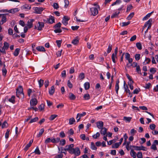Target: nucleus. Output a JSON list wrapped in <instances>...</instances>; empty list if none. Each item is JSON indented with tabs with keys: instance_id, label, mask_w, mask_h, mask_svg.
Here are the masks:
<instances>
[{
	"instance_id": "nucleus-36",
	"label": "nucleus",
	"mask_w": 158,
	"mask_h": 158,
	"mask_svg": "<svg viewBox=\"0 0 158 158\" xmlns=\"http://www.w3.org/2000/svg\"><path fill=\"white\" fill-rule=\"evenodd\" d=\"M130 155L132 157H136V153L134 151L133 149H131L130 151Z\"/></svg>"
},
{
	"instance_id": "nucleus-22",
	"label": "nucleus",
	"mask_w": 158,
	"mask_h": 158,
	"mask_svg": "<svg viewBox=\"0 0 158 158\" xmlns=\"http://www.w3.org/2000/svg\"><path fill=\"white\" fill-rule=\"evenodd\" d=\"M55 92V87L54 85H52L51 88V89H49V93L50 95H53Z\"/></svg>"
},
{
	"instance_id": "nucleus-39",
	"label": "nucleus",
	"mask_w": 158,
	"mask_h": 158,
	"mask_svg": "<svg viewBox=\"0 0 158 158\" xmlns=\"http://www.w3.org/2000/svg\"><path fill=\"white\" fill-rule=\"evenodd\" d=\"M75 121L74 118H71L69 119V125H72L73 124Z\"/></svg>"
},
{
	"instance_id": "nucleus-59",
	"label": "nucleus",
	"mask_w": 158,
	"mask_h": 158,
	"mask_svg": "<svg viewBox=\"0 0 158 158\" xmlns=\"http://www.w3.org/2000/svg\"><path fill=\"white\" fill-rule=\"evenodd\" d=\"M130 23V21H128L127 22H123L122 23V26L124 27L129 25Z\"/></svg>"
},
{
	"instance_id": "nucleus-56",
	"label": "nucleus",
	"mask_w": 158,
	"mask_h": 158,
	"mask_svg": "<svg viewBox=\"0 0 158 158\" xmlns=\"http://www.w3.org/2000/svg\"><path fill=\"white\" fill-rule=\"evenodd\" d=\"M136 71L139 74H141V70L140 69V66L139 65H138L136 67Z\"/></svg>"
},
{
	"instance_id": "nucleus-19",
	"label": "nucleus",
	"mask_w": 158,
	"mask_h": 158,
	"mask_svg": "<svg viewBox=\"0 0 158 158\" xmlns=\"http://www.w3.org/2000/svg\"><path fill=\"white\" fill-rule=\"evenodd\" d=\"M33 139L31 140L30 141L29 143L26 145L25 147L24 148V150H25V151H27L28 149V148L31 145L32 143L33 142Z\"/></svg>"
},
{
	"instance_id": "nucleus-29",
	"label": "nucleus",
	"mask_w": 158,
	"mask_h": 158,
	"mask_svg": "<svg viewBox=\"0 0 158 158\" xmlns=\"http://www.w3.org/2000/svg\"><path fill=\"white\" fill-rule=\"evenodd\" d=\"M121 143H116L112 145V148H118L120 145Z\"/></svg>"
},
{
	"instance_id": "nucleus-34",
	"label": "nucleus",
	"mask_w": 158,
	"mask_h": 158,
	"mask_svg": "<svg viewBox=\"0 0 158 158\" xmlns=\"http://www.w3.org/2000/svg\"><path fill=\"white\" fill-rule=\"evenodd\" d=\"M119 11L115 12V13H114L111 16V18H113L117 17L118 15L119 14Z\"/></svg>"
},
{
	"instance_id": "nucleus-40",
	"label": "nucleus",
	"mask_w": 158,
	"mask_h": 158,
	"mask_svg": "<svg viewBox=\"0 0 158 158\" xmlns=\"http://www.w3.org/2000/svg\"><path fill=\"white\" fill-rule=\"evenodd\" d=\"M59 142H60V144L62 146H64L66 143V141L64 139H62L61 140H60V138Z\"/></svg>"
},
{
	"instance_id": "nucleus-4",
	"label": "nucleus",
	"mask_w": 158,
	"mask_h": 158,
	"mask_svg": "<svg viewBox=\"0 0 158 158\" xmlns=\"http://www.w3.org/2000/svg\"><path fill=\"white\" fill-rule=\"evenodd\" d=\"M44 26V24L43 22H38L36 23V24L34 28L40 31L42 30Z\"/></svg>"
},
{
	"instance_id": "nucleus-20",
	"label": "nucleus",
	"mask_w": 158,
	"mask_h": 158,
	"mask_svg": "<svg viewBox=\"0 0 158 158\" xmlns=\"http://www.w3.org/2000/svg\"><path fill=\"white\" fill-rule=\"evenodd\" d=\"M101 129L100 131L101 134L103 135H105L106 134L107 129L104 127H103Z\"/></svg>"
},
{
	"instance_id": "nucleus-48",
	"label": "nucleus",
	"mask_w": 158,
	"mask_h": 158,
	"mask_svg": "<svg viewBox=\"0 0 158 158\" xmlns=\"http://www.w3.org/2000/svg\"><path fill=\"white\" fill-rule=\"evenodd\" d=\"M134 14L133 12L131 13L127 17V19L128 20H130L133 17Z\"/></svg>"
},
{
	"instance_id": "nucleus-46",
	"label": "nucleus",
	"mask_w": 158,
	"mask_h": 158,
	"mask_svg": "<svg viewBox=\"0 0 158 158\" xmlns=\"http://www.w3.org/2000/svg\"><path fill=\"white\" fill-rule=\"evenodd\" d=\"M90 96L88 94H85L84 96V99L88 100L90 99Z\"/></svg>"
},
{
	"instance_id": "nucleus-5",
	"label": "nucleus",
	"mask_w": 158,
	"mask_h": 158,
	"mask_svg": "<svg viewBox=\"0 0 158 158\" xmlns=\"http://www.w3.org/2000/svg\"><path fill=\"white\" fill-rule=\"evenodd\" d=\"M74 147L73 144H71L69 145H67L65 146L64 150L65 151H68L70 153H72V151Z\"/></svg>"
},
{
	"instance_id": "nucleus-14",
	"label": "nucleus",
	"mask_w": 158,
	"mask_h": 158,
	"mask_svg": "<svg viewBox=\"0 0 158 158\" xmlns=\"http://www.w3.org/2000/svg\"><path fill=\"white\" fill-rule=\"evenodd\" d=\"M34 21V20L33 19H30L28 20L27 25L29 28H30L32 27L33 26V22Z\"/></svg>"
},
{
	"instance_id": "nucleus-1",
	"label": "nucleus",
	"mask_w": 158,
	"mask_h": 158,
	"mask_svg": "<svg viewBox=\"0 0 158 158\" xmlns=\"http://www.w3.org/2000/svg\"><path fill=\"white\" fill-rule=\"evenodd\" d=\"M60 141V138L57 137L56 138L54 137H52L51 138H47L45 140L44 143L46 144H47L50 142L53 143H56L59 142Z\"/></svg>"
},
{
	"instance_id": "nucleus-54",
	"label": "nucleus",
	"mask_w": 158,
	"mask_h": 158,
	"mask_svg": "<svg viewBox=\"0 0 158 158\" xmlns=\"http://www.w3.org/2000/svg\"><path fill=\"white\" fill-rule=\"evenodd\" d=\"M61 23H60L59 22L55 25L54 26V28L55 29L60 28L61 27Z\"/></svg>"
},
{
	"instance_id": "nucleus-37",
	"label": "nucleus",
	"mask_w": 158,
	"mask_h": 158,
	"mask_svg": "<svg viewBox=\"0 0 158 158\" xmlns=\"http://www.w3.org/2000/svg\"><path fill=\"white\" fill-rule=\"evenodd\" d=\"M38 120V118L37 117H35L34 118L31 119L30 121L29 122V123H31L36 122Z\"/></svg>"
},
{
	"instance_id": "nucleus-16",
	"label": "nucleus",
	"mask_w": 158,
	"mask_h": 158,
	"mask_svg": "<svg viewBox=\"0 0 158 158\" xmlns=\"http://www.w3.org/2000/svg\"><path fill=\"white\" fill-rule=\"evenodd\" d=\"M22 9L27 10H30L31 8V6L30 5L27 4H26L23 5L22 7Z\"/></svg>"
},
{
	"instance_id": "nucleus-18",
	"label": "nucleus",
	"mask_w": 158,
	"mask_h": 158,
	"mask_svg": "<svg viewBox=\"0 0 158 158\" xmlns=\"http://www.w3.org/2000/svg\"><path fill=\"white\" fill-rule=\"evenodd\" d=\"M152 19H149L148 21L146 22L144 26V28L146 27L148 25H152Z\"/></svg>"
},
{
	"instance_id": "nucleus-6",
	"label": "nucleus",
	"mask_w": 158,
	"mask_h": 158,
	"mask_svg": "<svg viewBox=\"0 0 158 158\" xmlns=\"http://www.w3.org/2000/svg\"><path fill=\"white\" fill-rule=\"evenodd\" d=\"M80 151L79 148L78 147H77L75 148H73L72 151V153L70 154H74L76 156H78L80 154Z\"/></svg>"
},
{
	"instance_id": "nucleus-2",
	"label": "nucleus",
	"mask_w": 158,
	"mask_h": 158,
	"mask_svg": "<svg viewBox=\"0 0 158 158\" xmlns=\"http://www.w3.org/2000/svg\"><path fill=\"white\" fill-rule=\"evenodd\" d=\"M16 95L19 98H24V94L23 92V89L22 87L20 86L16 89Z\"/></svg>"
},
{
	"instance_id": "nucleus-64",
	"label": "nucleus",
	"mask_w": 158,
	"mask_h": 158,
	"mask_svg": "<svg viewBox=\"0 0 158 158\" xmlns=\"http://www.w3.org/2000/svg\"><path fill=\"white\" fill-rule=\"evenodd\" d=\"M53 6L54 9H57L59 7L58 4L57 3H54L53 4Z\"/></svg>"
},
{
	"instance_id": "nucleus-53",
	"label": "nucleus",
	"mask_w": 158,
	"mask_h": 158,
	"mask_svg": "<svg viewBox=\"0 0 158 158\" xmlns=\"http://www.w3.org/2000/svg\"><path fill=\"white\" fill-rule=\"evenodd\" d=\"M112 45H111L110 44L108 46V47L107 48V52L108 53H110L112 49Z\"/></svg>"
},
{
	"instance_id": "nucleus-43",
	"label": "nucleus",
	"mask_w": 158,
	"mask_h": 158,
	"mask_svg": "<svg viewBox=\"0 0 158 158\" xmlns=\"http://www.w3.org/2000/svg\"><path fill=\"white\" fill-rule=\"evenodd\" d=\"M38 83L40 87H41L44 84V80L41 79L38 81Z\"/></svg>"
},
{
	"instance_id": "nucleus-32",
	"label": "nucleus",
	"mask_w": 158,
	"mask_h": 158,
	"mask_svg": "<svg viewBox=\"0 0 158 158\" xmlns=\"http://www.w3.org/2000/svg\"><path fill=\"white\" fill-rule=\"evenodd\" d=\"M69 98L71 100H75L76 98L75 96L72 93L69 94Z\"/></svg>"
},
{
	"instance_id": "nucleus-15",
	"label": "nucleus",
	"mask_w": 158,
	"mask_h": 158,
	"mask_svg": "<svg viewBox=\"0 0 158 158\" xmlns=\"http://www.w3.org/2000/svg\"><path fill=\"white\" fill-rule=\"evenodd\" d=\"M96 125L97 127L101 129L103 127L104 124L103 123L102 121H98L97 122Z\"/></svg>"
},
{
	"instance_id": "nucleus-13",
	"label": "nucleus",
	"mask_w": 158,
	"mask_h": 158,
	"mask_svg": "<svg viewBox=\"0 0 158 158\" xmlns=\"http://www.w3.org/2000/svg\"><path fill=\"white\" fill-rule=\"evenodd\" d=\"M30 102L31 106H34L37 104L38 101L36 99L34 98L31 99Z\"/></svg>"
},
{
	"instance_id": "nucleus-23",
	"label": "nucleus",
	"mask_w": 158,
	"mask_h": 158,
	"mask_svg": "<svg viewBox=\"0 0 158 158\" xmlns=\"http://www.w3.org/2000/svg\"><path fill=\"white\" fill-rule=\"evenodd\" d=\"M48 23L52 24L55 22V19L54 17L51 16L48 19Z\"/></svg>"
},
{
	"instance_id": "nucleus-8",
	"label": "nucleus",
	"mask_w": 158,
	"mask_h": 158,
	"mask_svg": "<svg viewBox=\"0 0 158 158\" xmlns=\"http://www.w3.org/2000/svg\"><path fill=\"white\" fill-rule=\"evenodd\" d=\"M118 48L117 47H116L114 50V53H113L111 56L112 61L114 63H115L116 62L115 58H117L116 55L118 52Z\"/></svg>"
},
{
	"instance_id": "nucleus-62",
	"label": "nucleus",
	"mask_w": 158,
	"mask_h": 158,
	"mask_svg": "<svg viewBox=\"0 0 158 158\" xmlns=\"http://www.w3.org/2000/svg\"><path fill=\"white\" fill-rule=\"evenodd\" d=\"M140 55L139 54H136L135 56V58L136 60H138L140 59Z\"/></svg>"
},
{
	"instance_id": "nucleus-60",
	"label": "nucleus",
	"mask_w": 158,
	"mask_h": 158,
	"mask_svg": "<svg viewBox=\"0 0 158 158\" xmlns=\"http://www.w3.org/2000/svg\"><path fill=\"white\" fill-rule=\"evenodd\" d=\"M2 72L3 75L4 76H5L7 73V70L5 68H2Z\"/></svg>"
},
{
	"instance_id": "nucleus-21",
	"label": "nucleus",
	"mask_w": 158,
	"mask_h": 158,
	"mask_svg": "<svg viewBox=\"0 0 158 158\" xmlns=\"http://www.w3.org/2000/svg\"><path fill=\"white\" fill-rule=\"evenodd\" d=\"M119 82V81L118 80L116 82V83L115 85V90L116 91L117 94H118V91L119 89V86L118 85Z\"/></svg>"
},
{
	"instance_id": "nucleus-33",
	"label": "nucleus",
	"mask_w": 158,
	"mask_h": 158,
	"mask_svg": "<svg viewBox=\"0 0 158 158\" xmlns=\"http://www.w3.org/2000/svg\"><path fill=\"white\" fill-rule=\"evenodd\" d=\"M121 0H116L115 2H114L111 4V6H113L115 5H118L121 2Z\"/></svg>"
},
{
	"instance_id": "nucleus-47",
	"label": "nucleus",
	"mask_w": 158,
	"mask_h": 158,
	"mask_svg": "<svg viewBox=\"0 0 158 158\" xmlns=\"http://www.w3.org/2000/svg\"><path fill=\"white\" fill-rule=\"evenodd\" d=\"M130 143V142H128L126 144V148L128 151H129L131 149V147H132V146H129Z\"/></svg>"
},
{
	"instance_id": "nucleus-63",
	"label": "nucleus",
	"mask_w": 158,
	"mask_h": 158,
	"mask_svg": "<svg viewBox=\"0 0 158 158\" xmlns=\"http://www.w3.org/2000/svg\"><path fill=\"white\" fill-rule=\"evenodd\" d=\"M67 85L68 86V87L70 88H71L73 87V85L71 83L70 80L68 81Z\"/></svg>"
},
{
	"instance_id": "nucleus-45",
	"label": "nucleus",
	"mask_w": 158,
	"mask_h": 158,
	"mask_svg": "<svg viewBox=\"0 0 158 158\" xmlns=\"http://www.w3.org/2000/svg\"><path fill=\"white\" fill-rule=\"evenodd\" d=\"M100 135V134L98 132H97L94 135L92 136V137L94 139H96L98 137H99Z\"/></svg>"
},
{
	"instance_id": "nucleus-44",
	"label": "nucleus",
	"mask_w": 158,
	"mask_h": 158,
	"mask_svg": "<svg viewBox=\"0 0 158 158\" xmlns=\"http://www.w3.org/2000/svg\"><path fill=\"white\" fill-rule=\"evenodd\" d=\"M69 134V136H71L73 135L74 134V131L72 129H70L68 132Z\"/></svg>"
},
{
	"instance_id": "nucleus-9",
	"label": "nucleus",
	"mask_w": 158,
	"mask_h": 158,
	"mask_svg": "<svg viewBox=\"0 0 158 158\" xmlns=\"http://www.w3.org/2000/svg\"><path fill=\"white\" fill-rule=\"evenodd\" d=\"M126 83L125 81H124L123 86L125 89V91L129 95L128 96H130V97H132V94H131V92L129 89H128V87L127 85L126 86Z\"/></svg>"
},
{
	"instance_id": "nucleus-57",
	"label": "nucleus",
	"mask_w": 158,
	"mask_h": 158,
	"mask_svg": "<svg viewBox=\"0 0 158 158\" xmlns=\"http://www.w3.org/2000/svg\"><path fill=\"white\" fill-rule=\"evenodd\" d=\"M57 116V115L53 114L51 115L49 118V120H54L56 117Z\"/></svg>"
},
{
	"instance_id": "nucleus-10",
	"label": "nucleus",
	"mask_w": 158,
	"mask_h": 158,
	"mask_svg": "<svg viewBox=\"0 0 158 158\" xmlns=\"http://www.w3.org/2000/svg\"><path fill=\"white\" fill-rule=\"evenodd\" d=\"M124 54L125 55V58L126 60L128 61L129 63H131L133 61V59L132 58H130V54L127 52L125 53Z\"/></svg>"
},
{
	"instance_id": "nucleus-28",
	"label": "nucleus",
	"mask_w": 158,
	"mask_h": 158,
	"mask_svg": "<svg viewBox=\"0 0 158 158\" xmlns=\"http://www.w3.org/2000/svg\"><path fill=\"white\" fill-rule=\"evenodd\" d=\"M20 50V49L19 48H16L15 49V51L13 53L14 56H18Z\"/></svg>"
},
{
	"instance_id": "nucleus-41",
	"label": "nucleus",
	"mask_w": 158,
	"mask_h": 158,
	"mask_svg": "<svg viewBox=\"0 0 158 158\" xmlns=\"http://www.w3.org/2000/svg\"><path fill=\"white\" fill-rule=\"evenodd\" d=\"M9 46V44L8 43L6 42H5L4 43V46L3 47L5 49L7 50Z\"/></svg>"
},
{
	"instance_id": "nucleus-55",
	"label": "nucleus",
	"mask_w": 158,
	"mask_h": 158,
	"mask_svg": "<svg viewBox=\"0 0 158 158\" xmlns=\"http://www.w3.org/2000/svg\"><path fill=\"white\" fill-rule=\"evenodd\" d=\"M150 14H148L145 16L143 18V20H146L148 19L150 16Z\"/></svg>"
},
{
	"instance_id": "nucleus-24",
	"label": "nucleus",
	"mask_w": 158,
	"mask_h": 158,
	"mask_svg": "<svg viewBox=\"0 0 158 158\" xmlns=\"http://www.w3.org/2000/svg\"><path fill=\"white\" fill-rule=\"evenodd\" d=\"M6 21V18L5 15H3L2 17V20L1 22V24H3Z\"/></svg>"
},
{
	"instance_id": "nucleus-25",
	"label": "nucleus",
	"mask_w": 158,
	"mask_h": 158,
	"mask_svg": "<svg viewBox=\"0 0 158 158\" xmlns=\"http://www.w3.org/2000/svg\"><path fill=\"white\" fill-rule=\"evenodd\" d=\"M18 11L19 9L18 8H15L9 10L8 11V12L10 13H15L18 12Z\"/></svg>"
},
{
	"instance_id": "nucleus-17",
	"label": "nucleus",
	"mask_w": 158,
	"mask_h": 158,
	"mask_svg": "<svg viewBox=\"0 0 158 158\" xmlns=\"http://www.w3.org/2000/svg\"><path fill=\"white\" fill-rule=\"evenodd\" d=\"M43 10V9L42 8L39 7H36L35 9L36 13L37 14H40Z\"/></svg>"
},
{
	"instance_id": "nucleus-12",
	"label": "nucleus",
	"mask_w": 158,
	"mask_h": 158,
	"mask_svg": "<svg viewBox=\"0 0 158 158\" xmlns=\"http://www.w3.org/2000/svg\"><path fill=\"white\" fill-rule=\"evenodd\" d=\"M86 114V113L85 112H83L82 113L77 114L76 117L77 122H78L80 121L81 117L84 116Z\"/></svg>"
},
{
	"instance_id": "nucleus-27",
	"label": "nucleus",
	"mask_w": 158,
	"mask_h": 158,
	"mask_svg": "<svg viewBox=\"0 0 158 158\" xmlns=\"http://www.w3.org/2000/svg\"><path fill=\"white\" fill-rule=\"evenodd\" d=\"M84 87L85 90L88 89L90 87V84L88 82H86L84 84Z\"/></svg>"
},
{
	"instance_id": "nucleus-58",
	"label": "nucleus",
	"mask_w": 158,
	"mask_h": 158,
	"mask_svg": "<svg viewBox=\"0 0 158 158\" xmlns=\"http://www.w3.org/2000/svg\"><path fill=\"white\" fill-rule=\"evenodd\" d=\"M79 77L81 79V80L85 78V75H84V73H81L79 76Z\"/></svg>"
},
{
	"instance_id": "nucleus-11",
	"label": "nucleus",
	"mask_w": 158,
	"mask_h": 158,
	"mask_svg": "<svg viewBox=\"0 0 158 158\" xmlns=\"http://www.w3.org/2000/svg\"><path fill=\"white\" fill-rule=\"evenodd\" d=\"M70 18L67 16H65L63 17L62 20V23L65 26L68 24V21L69 20Z\"/></svg>"
},
{
	"instance_id": "nucleus-49",
	"label": "nucleus",
	"mask_w": 158,
	"mask_h": 158,
	"mask_svg": "<svg viewBox=\"0 0 158 158\" xmlns=\"http://www.w3.org/2000/svg\"><path fill=\"white\" fill-rule=\"evenodd\" d=\"M137 156L138 158H142L143 155L141 152H138L137 154Z\"/></svg>"
},
{
	"instance_id": "nucleus-35",
	"label": "nucleus",
	"mask_w": 158,
	"mask_h": 158,
	"mask_svg": "<svg viewBox=\"0 0 158 158\" xmlns=\"http://www.w3.org/2000/svg\"><path fill=\"white\" fill-rule=\"evenodd\" d=\"M44 132V128H42L41 129L40 132H39V134L37 135V137H40L41 135H42V134Z\"/></svg>"
},
{
	"instance_id": "nucleus-3",
	"label": "nucleus",
	"mask_w": 158,
	"mask_h": 158,
	"mask_svg": "<svg viewBox=\"0 0 158 158\" xmlns=\"http://www.w3.org/2000/svg\"><path fill=\"white\" fill-rule=\"evenodd\" d=\"M98 9H100L99 6L97 4H95L94 6L90 8L92 15L94 16L97 15L98 13Z\"/></svg>"
},
{
	"instance_id": "nucleus-26",
	"label": "nucleus",
	"mask_w": 158,
	"mask_h": 158,
	"mask_svg": "<svg viewBox=\"0 0 158 158\" xmlns=\"http://www.w3.org/2000/svg\"><path fill=\"white\" fill-rule=\"evenodd\" d=\"M36 49L40 52H44L45 51L44 48L43 46H38L36 47Z\"/></svg>"
},
{
	"instance_id": "nucleus-31",
	"label": "nucleus",
	"mask_w": 158,
	"mask_h": 158,
	"mask_svg": "<svg viewBox=\"0 0 158 158\" xmlns=\"http://www.w3.org/2000/svg\"><path fill=\"white\" fill-rule=\"evenodd\" d=\"M151 61L150 59L146 57L145 59V61L143 63V65H146L147 64H148Z\"/></svg>"
},
{
	"instance_id": "nucleus-50",
	"label": "nucleus",
	"mask_w": 158,
	"mask_h": 158,
	"mask_svg": "<svg viewBox=\"0 0 158 158\" xmlns=\"http://www.w3.org/2000/svg\"><path fill=\"white\" fill-rule=\"evenodd\" d=\"M78 42L79 40L77 39H73L72 42V43L74 44V45L77 44L78 43Z\"/></svg>"
},
{
	"instance_id": "nucleus-7",
	"label": "nucleus",
	"mask_w": 158,
	"mask_h": 158,
	"mask_svg": "<svg viewBox=\"0 0 158 158\" xmlns=\"http://www.w3.org/2000/svg\"><path fill=\"white\" fill-rule=\"evenodd\" d=\"M132 147L134 148L136 151H146L147 148L143 146H132Z\"/></svg>"
},
{
	"instance_id": "nucleus-42",
	"label": "nucleus",
	"mask_w": 158,
	"mask_h": 158,
	"mask_svg": "<svg viewBox=\"0 0 158 158\" xmlns=\"http://www.w3.org/2000/svg\"><path fill=\"white\" fill-rule=\"evenodd\" d=\"M91 148L93 150H96L97 149V148L96 147L94 143L93 142H92L91 143Z\"/></svg>"
},
{
	"instance_id": "nucleus-51",
	"label": "nucleus",
	"mask_w": 158,
	"mask_h": 158,
	"mask_svg": "<svg viewBox=\"0 0 158 158\" xmlns=\"http://www.w3.org/2000/svg\"><path fill=\"white\" fill-rule=\"evenodd\" d=\"M137 48L139 50H141L142 48V45L140 43H137L136 44Z\"/></svg>"
},
{
	"instance_id": "nucleus-38",
	"label": "nucleus",
	"mask_w": 158,
	"mask_h": 158,
	"mask_svg": "<svg viewBox=\"0 0 158 158\" xmlns=\"http://www.w3.org/2000/svg\"><path fill=\"white\" fill-rule=\"evenodd\" d=\"M132 118L131 117H127L124 116L123 117V120H125L126 121L128 122H130L131 121Z\"/></svg>"
},
{
	"instance_id": "nucleus-61",
	"label": "nucleus",
	"mask_w": 158,
	"mask_h": 158,
	"mask_svg": "<svg viewBox=\"0 0 158 158\" xmlns=\"http://www.w3.org/2000/svg\"><path fill=\"white\" fill-rule=\"evenodd\" d=\"M44 105L43 104H41L39 107V109L40 111L43 110L44 109Z\"/></svg>"
},
{
	"instance_id": "nucleus-52",
	"label": "nucleus",
	"mask_w": 158,
	"mask_h": 158,
	"mask_svg": "<svg viewBox=\"0 0 158 158\" xmlns=\"http://www.w3.org/2000/svg\"><path fill=\"white\" fill-rule=\"evenodd\" d=\"M34 152L37 154H40V152L38 147H37L34 151Z\"/></svg>"
},
{
	"instance_id": "nucleus-30",
	"label": "nucleus",
	"mask_w": 158,
	"mask_h": 158,
	"mask_svg": "<svg viewBox=\"0 0 158 158\" xmlns=\"http://www.w3.org/2000/svg\"><path fill=\"white\" fill-rule=\"evenodd\" d=\"M15 96H12L9 99L8 101L13 103H14L15 102Z\"/></svg>"
}]
</instances>
